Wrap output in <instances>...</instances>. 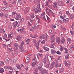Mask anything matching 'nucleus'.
<instances>
[{
  "label": "nucleus",
  "mask_w": 74,
  "mask_h": 74,
  "mask_svg": "<svg viewBox=\"0 0 74 74\" xmlns=\"http://www.w3.org/2000/svg\"><path fill=\"white\" fill-rule=\"evenodd\" d=\"M23 45H24V42H22L20 46L19 47V48L20 49H21V51L24 52H27V50L23 48Z\"/></svg>",
  "instance_id": "1"
},
{
  "label": "nucleus",
  "mask_w": 74,
  "mask_h": 74,
  "mask_svg": "<svg viewBox=\"0 0 74 74\" xmlns=\"http://www.w3.org/2000/svg\"><path fill=\"white\" fill-rule=\"evenodd\" d=\"M53 64L55 65V66H58V62L56 61H53L50 66L49 68L50 69H51L53 67Z\"/></svg>",
  "instance_id": "2"
},
{
  "label": "nucleus",
  "mask_w": 74,
  "mask_h": 74,
  "mask_svg": "<svg viewBox=\"0 0 74 74\" xmlns=\"http://www.w3.org/2000/svg\"><path fill=\"white\" fill-rule=\"evenodd\" d=\"M37 8H36L33 9V10L34 11H38V12H40L41 11V8H40V6L39 5H38L37 6Z\"/></svg>",
  "instance_id": "3"
},
{
  "label": "nucleus",
  "mask_w": 74,
  "mask_h": 74,
  "mask_svg": "<svg viewBox=\"0 0 74 74\" xmlns=\"http://www.w3.org/2000/svg\"><path fill=\"white\" fill-rule=\"evenodd\" d=\"M45 12H44L43 13H42L40 15V18H42V19H44V20H45V21H47V20L45 19Z\"/></svg>",
  "instance_id": "4"
},
{
  "label": "nucleus",
  "mask_w": 74,
  "mask_h": 74,
  "mask_svg": "<svg viewBox=\"0 0 74 74\" xmlns=\"http://www.w3.org/2000/svg\"><path fill=\"white\" fill-rule=\"evenodd\" d=\"M45 67H46V68H48L49 67V64H50V62H49V61H48L46 62V64H45Z\"/></svg>",
  "instance_id": "5"
},
{
  "label": "nucleus",
  "mask_w": 74,
  "mask_h": 74,
  "mask_svg": "<svg viewBox=\"0 0 74 74\" xmlns=\"http://www.w3.org/2000/svg\"><path fill=\"white\" fill-rule=\"evenodd\" d=\"M40 26V25H37V24H36L33 25L32 28L34 29H37Z\"/></svg>",
  "instance_id": "6"
},
{
  "label": "nucleus",
  "mask_w": 74,
  "mask_h": 74,
  "mask_svg": "<svg viewBox=\"0 0 74 74\" xmlns=\"http://www.w3.org/2000/svg\"><path fill=\"white\" fill-rule=\"evenodd\" d=\"M39 71H40V72L41 73H42V74H45L44 69V70H43L42 68L41 67H40L39 68Z\"/></svg>",
  "instance_id": "7"
},
{
  "label": "nucleus",
  "mask_w": 74,
  "mask_h": 74,
  "mask_svg": "<svg viewBox=\"0 0 74 74\" xmlns=\"http://www.w3.org/2000/svg\"><path fill=\"white\" fill-rule=\"evenodd\" d=\"M13 27L14 28H16V26L18 25V21H16L15 22H14L13 23Z\"/></svg>",
  "instance_id": "8"
},
{
  "label": "nucleus",
  "mask_w": 74,
  "mask_h": 74,
  "mask_svg": "<svg viewBox=\"0 0 74 74\" xmlns=\"http://www.w3.org/2000/svg\"><path fill=\"white\" fill-rule=\"evenodd\" d=\"M66 41V39L65 38H63L61 40V44H64L65 42V41Z\"/></svg>",
  "instance_id": "9"
},
{
  "label": "nucleus",
  "mask_w": 74,
  "mask_h": 74,
  "mask_svg": "<svg viewBox=\"0 0 74 74\" xmlns=\"http://www.w3.org/2000/svg\"><path fill=\"white\" fill-rule=\"evenodd\" d=\"M56 42H58V44H59L60 42V38L57 37L56 38Z\"/></svg>",
  "instance_id": "10"
},
{
  "label": "nucleus",
  "mask_w": 74,
  "mask_h": 74,
  "mask_svg": "<svg viewBox=\"0 0 74 74\" xmlns=\"http://www.w3.org/2000/svg\"><path fill=\"white\" fill-rule=\"evenodd\" d=\"M14 48L15 49H17L18 48V44L17 43H14Z\"/></svg>",
  "instance_id": "11"
},
{
  "label": "nucleus",
  "mask_w": 74,
  "mask_h": 74,
  "mask_svg": "<svg viewBox=\"0 0 74 74\" xmlns=\"http://www.w3.org/2000/svg\"><path fill=\"white\" fill-rule=\"evenodd\" d=\"M43 37H44V39H45L46 40H48V35H47V34L46 33L43 35Z\"/></svg>",
  "instance_id": "12"
},
{
  "label": "nucleus",
  "mask_w": 74,
  "mask_h": 74,
  "mask_svg": "<svg viewBox=\"0 0 74 74\" xmlns=\"http://www.w3.org/2000/svg\"><path fill=\"white\" fill-rule=\"evenodd\" d=\"M55 44H56V43L55 42L54 43L50 46V47L52 48H53V49H55Z\"/></svg>",
  "instance_id": "13"
},
{
  "label": "nucleus",
  "mask_w": 74,
  "mask_h": 74,
  "mask_svg": "<svg viewBox=\"0 0 74 74\" xmlns=\"http://www.w3.org/2000/svg\"><path fill=\"white\" fill-rule=\"evenodd\" d=\"M15 19H16V20H19V19H21V16L20 15L16 16L15 18Z\"/></svg>",
  "instance_id": "14"
},
{
  "label": "nucleus",
  "mask_w": 74,
  "mask_h": 74,
  "mask_svg": "<svg viewBox=\"0 0 74 74\" xmlns=\"http://www.w3.org/2000/svg\"><path fill=\"white\" fill-rule=\"evenodd\" d=\"M21 38H22V37H21V36L20 35H18L17 36V38H16V40L19 41L21 40Z\"/></svg>",
  "instance_id": "15"
},
{
  "label": "nucleus",
  "mask_w": 74,
  "mask_h": 74,
  "mask_svg": "<svg viewBox=\"0 0 74 74\" xmlns=\"http://www.w3.org/2000/svg\"><path fill=\"white\" fill-rule=\"evenodd\" d=\"M67 42H69V44H71L72 42H73V40L71 39L68 38L67 39Z\"/></svg>",
  "instance_id": "16"
},
{
  "label": "nucleus",
  "mask_w": 74,
  "mask_h": 74,
  "mask_svg": "<svg viewBox=\"0 0 74 74\" xmlns=\"http://www.w3.org/2000/svg\"><path fill=\"white\" fill-rule=\"evenodd\" d=\"M0 33H3V34H4L5 33V31L4 29H0Z\"/></svg>",
  "instance_id": "17"
},
{
  "label": "nucleus",
  "mask_w": 74,
  "mask_h": 74,
  "mask_svg": "<svg viewBox=\"0 0 74 74\" xmlns=\"http://www.w3.org/2000/svg\"><path fill=\"white\" fill-rule=\"evenodd\" d=\"M48 56H49V55H46L45 58V59L47 61H47H49L48 60Z\"/></svg>",
  "instance_id": "18"
},
{
  "label": "nucleus",
  "mask_w": 74,
  "mask_h": 74,
  "mask_svg": "<svg viewBox=\"0 0 74 74\" xmlns=\"http://www.w3.org/2000/svg\"><path fill=\"white\" fill-rule=\"evenodd\" d=\"M46 12L47 14H48V15L50 16V15H51V13H50L49 10L48 9H47L46 10Z\"/></svg>",
  "instance_id": "19"
},
{
  "label": "nucleus",
  "mask_w": 74,
  "mask_h": 74,
  "mask_svg": "<svg viewBox=\"0 0 74 74\" xmlns=\"http://www.w3.org/2000/svg\"><path fill=\"white\" fill-rule=\"evenodd\" d=\"M65 65L66 66H71V64L70 62H66L65 63Z\"/></svg>",
  "instance_id": "20"
},
{
  "label": "nucleus",
  "mask_w": 74,
  "mask_h": 74,
  "mask_svg": "<svg viewBox=\"0 0 74 74\" xmlns=\"http://www.w3.org/2000/svg\"><path fill=\"white\" fill-rule=\"evenodd\" d=\"M43 48L45 51H49V48L47 47H44Z\"/></svg>",
  "instance_id": "21"
},
{
  "label": "nucleus",
  "mask_w": 74,
  "mask_h": 74,
  "mask_svg": "<svg viewBox=\"0 0 74 74\" xmlns=\"http://www.w3.org/2000/svg\"><path fill=\"white\" fill-rule=\"evenodd\" d=\"M53 6L55 7H56L57 8L58 7V4H57V2H55L53 3Z\"/></svg>",
  "instance_id": "22"
},
{
  "label": "nucleus",
  "mask_w": 74,
  "mask_h": 74,
  "mask_svg": "<svg viewBox=\"0 0 74 74\" xmlns=\"http://www.w3.org/2000/svg\"><path fill=\"white\" fill-rule=\"evenodd\" d=\"M74 18V14H71L70 16V19H73Z\"/></svg>",
  "instance_id": "23"
},
{
  "label": "nucleus",
  "mask_w": 74,
  "mask_h": 74,
  "mask_svg": "<svg viewBox=\"0 0 74 74\" xmlns=\"http://www.w3.org/2000/svg\"><path fill=\"white\" fill-rule=\"evenodd\" d=\"M13 37L12 36V35L11 34H9L8 35V38H10V39H12V38Z\"/></svg>",
  "instance_id": "24"
},
{
  "label": "nucleus",
  "mask_w": 74,
  "mask_h": 74,
  "mask_svg": "<svg viewBox=\"0 0 74 74\" xmlns=\"http://www.w3.org/2000/svg\"><path fill=\"white\" fill-rule=\"evenodd\" d=\"M60 50L61 52H62L63 51V49H64V47H63L62 46H60Z\"/></svg>",
  "instance_id": "25"
},
{
  "label": "nucleus",
  "mask_w": 74,
  "mask_h": 74,
  "mask_svg": "<svg viewBox=\"0 0 74 74\" xmlns=\"http://www.w3.org/2000/svg\"><path fill=\"white\" fill-rule=\"evenodd\" d=\"M70 32V33H71V35H72L73 36H74V29H73L72 31L71 30Z\"/></svg>",
  "instance_id": "26"
},
{
  "label": "nucleus",
  "mask_w": 74,
  "mask_h": 74,
  "mask_svg": "<svg viewBox=\"0 0 74 74\" xmlns=\"http://www.w3.org/2000/svg\"><path fill=\"white\" fill-rule=\"evenodd\" d=\"M51 54H53L54 53H56V51H55L54 50L51 49Z\"/></svg>",
  "instance_id": "27"
},
{
  "label": "nucleus",
  "mask_w": 74,
  "mask_h": 74,
  "mask_svg": "<svg viewBox=\"0 0 74 74\" xmlns=\"http://www.w3.org/2000/svg\"><path fill=\"white\" fill-rule=\"evenodd\" d=\"M5 61L6 63H9V60H8V59H7V58H5Z\"/></svg>",
  "instance_id": "28"
},
{
  "label": "nucleus",
  "mask_w": 74,
  "mask_h": 74,
  "mask_svg": "<svg viewBox=\"0 0 74 74\" xmlns=\"http://www.w3.org/2000/svg\"><path fill=\"white\" fill-rule=\"evenodd\" d=\"M4 64V62L2 61H0V66H3Z\"/></svg>",
  "instance_id": "29"
},
{
  "label": "nucleus",
  "mask_w": 74,
  "mask_h": 74,
  "mask_svg": "<svg viewBox=\"0 0 74 74\" xmlns=\"http://www.w3.org/2000/svg\"><path fill=\"white\" fill-rule=\"evenodd\" d=\"M3 10H5V11H9V10H10V8H9V7H7V8H3Z\"/></svg>",
  "instance_id": "30"
},
{
  "label": "nucleus",
  "mask_w": 74,
  "mask_h": 74,
  "mask_svg": "<svg viewBox=\"0 0 74 74\" xmlns=\"http://www.w3.org/2000/svg\"><path fill=\"white\" fill-rule=\"evenodd\" d=\"M7 50L9 52H11V51H12V47L8 48L7 49Z\"/></svg>",
  "instance_id": "31"
},
{
  "label": "nucleus",
  "mask_w": 74,
  "mask_h": 74,
  "mask_svg": "<svg viewBox=\"0 0 74 74\" xmlns=\"http://www.w3.org/2000/svg\"><path fill=\"white\" fill-rule=\"evenodd\" d=\"M36 63L35 62H33L32 64V67H34L35 66H36Z\"/></svg>",
  "instance_id": "32"
},
{
  "label": "nucleus",
  "mask_w": 74,
  "mask_h": 74,
  "mask_svg": "<svg viewBox=\"0 0 74 74\" xmlns=\"http://www.w3.org/2000/svg\"><path fill=\"white\" fill-rule=\"evenodd\" d=\"M35 45L36 47H37V49H38V48H39V44L38 43H36L34 44Z\"/></svg>",
  "instance_id": "33"
},
{
  "label": "nucleus",
  "mask_w": 74,
  "mask_h": 74,
  "mask_svg": "<svg viewBox=\"0 0 74 74\" xmlns=\"http://www.w3.org/2000/svg\"><path fill=\"white\" fill-rule=\"evenodd\" d=\"M3 72H4V69L2 68H0V73H3Z\"/></svg>",
  "instance_id": "34"
},
{
  "label": "nucleus",
  "mask_w": 74,
  "mask_h": 74,
  "mask_svg": "<svg viewBox=\"0 0 74 74\" xmlns=\"http://www.w3.org/2000/svg\"><path fill=\"white\" fill-rule=\"evenodd\" d=\"M30 17L32 19H33L34 18V14H31L30 15Z\"/></svg>",
  "instance_id": "35"
},
{
  "label": "nucleus",
  "mask_w": 74,
  "mask_h": 74,
  "mask_svg": "<svg viewBox=\"0 0 74 74\" xmlns=\"http://www.w3.org/2000/svg\"><path fill=\"white\" fill-rule=\"evenodd\" d=\"M42 62H44V64H46V62H47V61L46 60H45H45L42 59Z\"/></svg>",
  "instance_id": "36"
},
{
  "label": "nucleus",
  "mask_w": 74,
  "mask_h": 74,
  "mask_svg": "<svg viewBox=\"0 0 74 74\" xmlns=\"http://www.w3.org/2000/svg\"><path fill=\"white\" fill-rule=\"evenodd\" d=\"M16 52L17 53H16V54L15 53H16ZM17 54H18V52H16V51H15V52H13L12 53V54L13 56H14V55H15V54L17 55Z\"/></svg>",
  "instance_id": "37"
},
{
  "label": "nucleus",
  "mask_w": 74,
  "mask_h": 74,
  "mask_svg": "<svg viewBox=\"0 0 74 74\" xmlns=\"http://www.w3.org/2000/svg\"><path fill=\"white\" fill-rule=\"evenodd\" d=\"M34 70L36 72L38 71H39V68L38 67V68H35L34 69Z\"/></svg>",
  "instance_id": "38"
},
{
  "label": "nucleus",
  "mask_w": 74,
  "mask_h": 74,
  "mask_svg": "<svg viewBox=\"0 0 74 74\" xmlns=\"http://www.w3.org/2000/svg\"><path fill=\"white\" fill-rule=\"evenodd\" d=\"M16 67L18 69H21V66H20V65L19 64H17L16 65Z\"/></svg>",
  "instance_id": "39"
},
{
  "label": "nucleus",
  "mask_w": 74,
  "mask_h": 74,
  "mask_svg": "<svg viewBox=\"0 0 74 74\" xmlns=\"http://www.w3.org/2000/svg\"><path fill=\"white\" fill-rule=\"evenodd\" d=\"M7 35L6 34H4V36L3 37V39H4L5 38H7Z\"/></svg>",
  "instance_id": "40"
},
{
  "label": "nucleus",
  "mask_w": 74,
  "mask_h": 74,
  "mask_svg": "<svg viewBox=\"0 0 74 74\" xmlns=\"http://www.w3.org/2000/svg\"><path fill=\"white\" fill-rule=\"evenodd\" d=\"M71 29H74V23H73L72 24L71 26Z\"/></svg>",
  "instance_id": "41"
},
{
  "label": "nucleus",
  "mask_w": 74,
  "mask_h": 74,
  "mask_svg": "<svg viewBox=\"0 0 74 74\" xmlns=\"http://www.w3.org/2000/svg\"><path fill=\"white\" fill-rule=\"evenodd\" d=\"M17 1V0H14L12 2V4H16Z\"/></svg>",
  "instance_id": "42"
},
{
  "label": "nucleus",
  "mask_w": 74,
  "mask_h": 74,
  "mask_svg": "<svg viewBox=\"0 0 74 74\" xmlns=\"http://www.w3.org/2000/svg\"><path fill=\"white\" fill-rule=\"evenodd\" d=\"M26 59L27 60H30V57L29 56H27L26 57Z\"/></svg>",
  "instance_id": "43"
},
{
  "label": "nucleus",
  "mask_w": 74,
  "mask_h": 74,
  "mask_svg": "<svg viewBox=\"0 0 74 74\" xmlns=\"http://www.w3.org/2000/svg\"><path fill=\"white\" fill-rule=\"evenodd\" d=\"M51 39L55 40V35H54L51 37Z\"/></svg>",
  "instance_id": "44"
},
{
  "label": "nucleus",
  "mask_w": 74,
  "mask_h": 74,
  "mask_svg": "<svg viewBox=\"0 0 74 74\" xmlns=\"http://www.w3.org/2000/svg\"><path fill=\"white\" fill-rule=\"evenodd\" d=\"M65 59H69V54H67L65 56Z\"/></svg>",
  "instance_id": "45"
},
{
  "label": "nucleus",
  "mask_w": 74,
  "mask_h": 74,
  "mask_svg": "<svg viewBox=\"0 0 74 74\" xmlns=\"http://www.w3.org/2000/svg\"><path fill=\"white\" fill-rule=\"evenodd\" d=\"M43 65V63H41L40 64H39V67H38L40 69V67H41L42 66V65Z\"/></svg>",
  "instance_id": "46"
},
{
  "label": "nucleus",
  "mask_w": 74,
  "mask_h": 74,
  "mask_svg": "<svg viewBox=\"0 0 74 74\" xmlns=\"http://www.w3.org/2000/svg\"><path fill=\"white\" fill-rule=\"evenodd\" d=\"M58 4L60 6H62L63 5V3L61 2H59Z\"/></svg>",
  "instance_id": "47"
},
{
  "label": "nucleus",
  "mask_w": 74,
  "mask_h": 74,
  "mask_svg": "<svg viewBox=\"0 0 74 74\" xmlns=\"http://www.w3.org/2000/svg\"><path fill=\"white\" fill-rule=\"evenodd\" d=\"M73 51V50L72 49H69V52L70 53H72Z\"/></svg>",
  "instance_id": "48"
},
{
  "label": "nucleus",
  "mask_w": 74,
  "mask_h": 74,
  "mask_svg": "<svg viewBox=\"0 0 74 74\" xmlns=\"http://www.w3.org/2000/svg\"><path fill=\"white\" fill-rule=\"evenodd\" d=\"M49 10L50 11L52 14H53V10L52 9H49Z\"/></svg>",
  "instance_id": "49"
},
{
  "label": "nucleus",
  "mask_w": 74,
  "mask_h": 74,
  "mask_svg": "<svg viewBox=\"0 0 74 74\" xmlns=\"http://www.w3.org/2000/svg\"><path fill=\"white\" fill-rule=\"evenodd\" d=\"M45 40H43L41 42V43L42 44H45Z\"/></svg>",
  "instance_id": "50"
},
{
  "label": "nucleus",
  "mask_w": 74,
  "mask_h": 74,
  "mask_svg": "<svg viewBox=\"0 0 74 74\" xmlns=\"http://www.w3.org/2000/svg\"><path fill=\"white\" fill-rule=\"evenodd\" d=\"M45 71V73H46V74H47L48 73V70L45 69H44Z\"/></svg>",
  "instance_id": "51"
},
{
  "label": "nucleus",
  "mask_w": 74,
  "mask_h": 74,
  "mask_svg": "<svg viewBox=\"0 0 74 74\" xmlns=\"http://www.w3.org/2000/svg\"><path fill=\"white\" fill-rule=\"evenodd\" d=\"M18 60L17 59H14L13 60V62H14V63H16V62H17V60Z\"/></svg>",
  "instance_id": "52"
},
{
  "label": "nucleus",
  "mask_w": 74,
  "mask_h": 74,
  "mask_svg": "<svg viewBox=\"0 0 74 74\" xmlns=\"http://www.w3.org/2000/svg\"><path fill=\"white\" fill-rule=\"evenodd\" d=\"M8 29H12V26L11 25H9L8 26Z\"/></svg>",
  "instance_id": "53"
},
{
  "label": "nucleus",
  "mask_w": 74,
  "mask_h": 74,
  "mask_svg": "<svg viewBox=\"0 0 74 74\" xmlns=\"http://www.w3.org/2000/svg\"><path fill=\"white\" fill-rule=\"evenodd\" d=\"M4 48H5L7 47V46L5 45V44H2Z\"/></svg>",
  "instance_id": "54"
},
{
  "label": "nucleus",
  "mask_w": 74,
  "mask_h": 74,
  "mask_svg": "<svg viewBox=\"0 0 74 74\" xmlns=\"http://www.w3.org/2000/svg\"><path fill=\"white\" fill-rule=\"evenodd\" d=\"M24 21V18H22V19L20 21V22L21 23H22V22H23V21Z\"/></svg>",
  "instance_id": "55"
},
{
  "label": "nucleus",
  "mask_w": 74,
  "mask_h": 74,
  "mask_svg": "<svg viewBox=\"0 0 74 74\" xmlns=\"http://www.w3.org/2000/svg\"><path fill=\"white\" fill-rule=\"evenodd\" d=\"M25 63L27 64V63H29V60H25Z\"/></svg>",
  "instance_id": "56"
},
{
  "label": "nucleus",
  "mask_w": 74,
  "mask_h": 74,
  "mask_svg": "<svg viewBox=\"0 0 74 74\" xmlns=\"http://www.w3.org/2000/svg\"><path fill=\"white\" fill-rule=\"evenodd\" d=\"M60 18H61V19H63V20H65V18H64L62 16H60Z\"/></svg>",
  "instance_id": "57"
},
{
  "label": "nucleus",
  "mask_w": 74,
  "mask_h": 74,
  "mask_svg": "<svg viewBox=\"0 0 74 74\" xmlns=\"http://www.w3.org/2000/svg\"><path fill=\"white\" fill-rule=\"evenodd\" d=\"M3 13H1L0 14V17H3Z\"/></svg>",
  "instance_id": "58"
},
{
  "label": "nucleus",
  "mask_w": 74,
  "mask_h": 74,
  "mask_svg": "<svg viewBox=\"0 0 74 74\" xmlns=\"http://www.w3.org/2000/svg\"><path fill=\"white\" fill-rule=\"evenodd\" d=\"M58 67H61V64H60V63H59L58 64Z\"/></svg>",
  "instance_id": "59"
},
{
  "label": "nucleus",
  "mask_w": 74,
  "mask_h": 74,
  "mask_svg": "<svg viewBox=\"0 0 74 74\" xmlns=\"http://www.w3.org/2000/svg\"><path fill=\"white\" fill-rule=\"evenodd\" d=\"M63 71H64V70H63V68H62L60 70V71L61 72H63Z\"/></svg>",
  "instance_id": "60"
},
{
  "label": "nucleus",
  "mask_w": 74,
  "mask_h": 74,
  "mask_svg": "<svg viewBox=\"0 0 74 74\" xmlns=\"http://www.w3.org/2000/svg\"><path fill=\"white\" fill-rule=\"evenodd\" d=\"M31 37L32 38H35L36 37V36H35V35H32L31 36Z\"/></svg>",
  "instance_id": "61"
},
{
  "label": "nucleus",
  "mask_w": 74,
  "mask_h": 74,
  "mask_svg": "<svg viewBox=\"0 0 74 74\" xmlns=\"http://www.w3.org/2000/svg\"><path fill=\"white\" fill-rule=\"evenodd\" d=\"M36 60V58H33L32 59V61H33V62H34V61H36V60Z\"/></svg>",
  "instance_id": "62"
},
{
  "label": "nucleus",
  "mask_w": 74,
  "mask_h": 74,
  "mask_svg": "<svg viewBox=\"0 0 74 74\" xmlns=\"http://www.w3.org/2000/svg\"><path fill=\"white\" fill-rule=\"evenodd\" d=\"M38 55L40 57H42V54L38 53Z\"/></svg>",
  "instance_id": "63"
},
{
  "label": "nucleus",
  "mask_w": 74,
  "mask_h": 74,
  "mask_svg": "<svg viewBox=\"0 0 74 74\" xmlns=\"http://www.w3.org/2000/svg\"><path fill=\"white\" fill-rule=\"evenodd\" d=\"M65 20L66 21H67V22H69V19L68 18L65 19Z\"/></svg>",
  "instance_id": "64"
}]
</instances>
